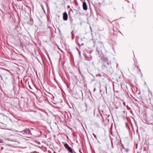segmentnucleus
Returning <instances> with one entry per match:
<instances>
[{
    "instance_id": "f257e3e1",
    "label": "nucleus",
    "mask_w": 153,
    "mask_h": 153,
    "mask_svg": "<svg viewBox=\"0 0 153 153\" xmlns=\"http://www.w3.org/2000/svg\"><path fill=\"white\" fill-rule=\"evenodd\" d=\"M22 134L26 137H29L31 135V132L29 128H26L20 132Z\"/></svg>"
},
{
    "instance_id": "f03ea898",
    "label": "nucleus",
    "mask_w": 153,
    "mask_h": 153,
    "mask_svg": "<svg viewBox=\"0 0 153 153\" xmlns=\"http://www.w3.org/2000/svg\"><path fill=\"white\" fill-rule=\"evenodd\" d=\"M110 62L108 61H105L103 65H102V67L104 69L105 68H108L110 67Z\"/></svg>"
},
{
    "instance_id": "7ed1b4c3",
    "label": "nucleus",
    "mask_w": 153,
    "mask_h": 153,
    "mask_svg": "<svg viewBox=\"0 0 153 153\" xmlns=\"http://www.w3.org/2000/svg\"><path fill=\"white\" fill-rule=\"evenodd\" d=\"M68 19V16L67 13L66 12L64 13L63 14V19L65 21L67 20Z\"/></svg>"
},
{
    "instance_id": "20e7f679",
    "label": "nucleus",
    "mask_w": 153,
    "mask_h": 153,
    "mask_svg": "<svg viewBox=\"0 0 153 153\" xmlns=\"http://www.w3.org/2000/svg\"><path fill=\"white\" fill-rule=\"evenodd\" d=\"M102 122L105 126H106L109 124V120L108 119H105V120H103Z\"/></svg>"
},
{
    "instance_id": "39448f33",
    "label": "nucleus",
    "mask_w": 153,
    "mask_h": 153,
    "mask_svg": "<svg viewBox=\"0 0 153 153\" xmlns=\"http://www.w3.org/2000/svg\"><path fill=\"white\" fill-rule=\"evenodd\" d=\"M83 8L85 10H86L87 9V6L85 2H83Z\"/></svg>"
},
{
    "instance_id": "423d86ee",
    "label": "nucleus",
    "mask_w": 153,
    "mask_h": 153,
    "mask_svg": "<svg viewBox=\"0 0 153 153\" xmlns=\"http://www.w3.org/2000/svg\"><path fill=\"white\" fill-rule=\"evenodd\" d=\"M64 146L65 147V148L66 149H67L68 147L70 146H69L68 145L67 143H65L64 144Z\"/></svg>"
},
{
    "instance_id": "0eeeda50",
    "label": "nucleus",
    "mask_w": 153,
    "mask_h": 153,
    "mask_svg": "<svg viewBox=\"0 0 153 153\" xmlns=\"http://www.w3.org/2000/svg\"><path fill=\"white\" fill-rule=\"evenodd\" d=\"M68 151L71 153H74V151L71 148H70Z\"/></svg>"
},
{
    "instance_id": "6e6552de",
    "label": "nucleus",
    "mask_w": 153,
    "mask_h": 153,
    "mask_svg": "<svg viewBox=\"0 0 153 153\" xmlns=\"http://www.w3.org/2000/svg\"><path fill=\"white\" fill-rule=\"evenodd\" d=\"M93 135H94V137H95V138L97 139V137L95 134L94 133H93Z\"/></svg>"
},
{
    "instance_id": "1a4fd4ad",
    "label": "nucleus",
    "mask_w": 153,
    "mask_h": 153,
    "mask_svg": "<svg viewBox=\"0 0 153 153\" xmlns=\"http://www.w3.org/2000/svg\"><path fill=\"white\" fill-rule=\"evenodd\" d=\"M126 151L127 152H128V149H126Z\"/></svg>"
},
{
    "instance_id": "9d476101",
    "label": "nucleus",
    "mask_w": 153,
    "mask_h": 153,
    "mask_svg": "<svg viewBox=\"0 0 153 153\" xmlns=\"http://www.w3.org/2000/svg\"><path fill=\"white\" fill-rule=\"evenodd\" d=\"M29 86L30 88L31 89H32V88H31V86H30V85H29Z\"/></svg>"
},
{
    "instance_id": "9b49d317",
    "label": "nucleus",
    "mask_w": 153,
    "mask_h": 153,
    "mask_svg": "<svg viewBox=\"0 0 153 153\" xmlns=\"http://www.w3.org/2000/svg\"><path fill=\"white\" fill-rule=\"evenodd\" d=\"M70 148H71L70 147H68V148L67 149L68 150H69V149Z\"/></svg>"
},
{
    "instance_id": "f8f14e48",
    "label": "nucleus",
    "mask_w": 153,
    "mask_h": 153,
    "mask_svg": "<svg viewBox=\"0 0 153 153\" xmlns=\"http://www.w3.org/2000/svg\"><path fill=\"white\" fill-rule=\"evenodd\" d=\"M74 37V36H73V34L72 35V39H73V37Z\"/></svg>"
},
{
    "instance_id": "ddd939ff",
    "label": "nucleus",
    "mask_w": 153,
    "mask_h": 153,
    "mask_svg": "<svg viewBox=\"0 0 153 153\" xmlns=\"http://www.w3.org/2000/svg\"><path fill=\"white\" fill-rule=\"evenodd\" d=\"M123 104L124 105H126V103H125V102H124L123 103Z\"/></svg>"
},
{
    "instance_id": "4468645a",
    "label": "nucleus",
    "mask_w": 153,
    "mask_h": 153,
    "mask_svg": "<svg viewBox=\"0 0 153 153\" xmlns=\"http://www.w3.org/2000/svg\"><path fill=\"white\" fill-rule=\"evenodd\" d=\"M73 31H72L71 32V34H72H72H73Z\"/></svg>"
},
{
    "instance_id": "2eb2a0df",
    "label": "nucleus",
    "mask_w": 153,
    "mask_h": 153,
    "mask_svg": "<svg viewBox=\"0 0 153 153\" xmlns=\"http://www.w3.org/2000/svg\"><path fill=\"white\" fill-rule=\"evenodd\" d=\"M81 1H82V2L83 1H84L85 0H81Z\"/></svg>"
},
{
    "instance_id": "dca6fc26",
    "label": "nucleus",
    "mask_w": 153,
    "mask_h": 153,
    "mask_svg": "<svg viewBox=\"0 0 153 153\" xmlns=\"http://www.w3.org/2000/svg\"><path fill=\"white\" fill-rule=\"evenodd\" d=\"M127 1V2H128V3H129V2H129V1Z\"/></svg>"
},
{
    "instance_id": "f3484780",
    "label": "nucleus",
    "mask_w": 153,
    "mask_h": 153,
    "mask_svg": "<svg viewBox=\"0 0 153 153\" xmlns=\"http://www.w3.org/2000/svg\"><path fill=\"white\" fill-rule=\"evenodd\" d=\"M74 153H76L75 151H74Z\"/></svg>"
},
{
    "instance_id": "a211bd4d",
    "label": "nucleus",
    "mask_w": 153,
    "mask_h": 153,
    "mask_svg": "<svg viewBox=\"0 0 153 153\" xmlns=\"http://www.w3.org/2000/svg\"><path fill=\"white\" fill-rule=\"evenodd\" d=\"M80 151V152L81 153H82V152H80V151Z\"/></svg>"
},
{
    "instance_id": "6ab92c4d",
    "label": "nucleus",
    "mask_w": 153,
    "mask_h": 153,
    "mask_svg": "<svg viewBox=\"0 0 153 153\" xmlns=\"http://www.w3.org/2000/svg\"><path fill=\"white\" fill-rule=\"evenodd\" d=\"M96 51H97V48H96Z\"/></svg>"
},
{
    "instance_id": "aec40b11",
    "label": "nucleus",
    "mask_w": 153,
    "mask_h": 153,
    "mask_svg": "<svg viewBox=\"0 0 153 153\" xmlns=\"http://www.w3.org/2000/svg\"><path fill=\"white\" fill-rule=\"evenodd\" d=\"M79 54H80V52H79Z\"/></svg>"
}]
</instances>
